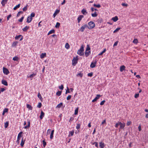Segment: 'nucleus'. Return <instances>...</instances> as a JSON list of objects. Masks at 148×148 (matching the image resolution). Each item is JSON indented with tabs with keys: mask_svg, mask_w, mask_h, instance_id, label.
I'll return each instance as SVG.
<instances>
[{
	"mask_svg": "<svg viewBox=\"0 0 148 148\" xmlns=\"http://www.w3.org/2000/svg\"><path fill=\"white\" fill-rule=\"evenodd\" d=\"M82 13L84 15H86L88 14L86 10L85 9H83L81 11Z\"/></svg>",
	"mask_w": 148,
	"mask_h": 148,
	"instance_id": "obj_18",
	"label": "nucleus"
},
{
	"mask_svg": "<svg viewBox=\"0 0 148 148\" xmlns=\"http://www.w3.org/2000/svg\"><path fill=\"white\" fill-rule=\"evenodd\" d=\"M43 146L45 147L47 145L45 141V140H44L42 141Z\"/></svg>",
	"mask_w": 148,
	"mask_h": 148,
	"instance_id": "obj_50",
	"label": "nucleus"
},
{
	"mask_svg": "<svg viewBox=\"0 0 148 148\" xmlns=\"http://www.w3.org/2000/svg\"><path fill=\"white\" fill-rule=\"evenodd\" d=\"M29 28V26H26L25 27L22 29V30L23 32H26Z\"/></svg>",
	"mask_w": 148,
	"mask_h": 148,
	"instance_id": "obj_17",
	"label": "nucleus"
},
{
	"mask_svg": "<svg viewBox=\"0 0 148 148\" xmlns=\"http://www.w3.org/2000/svg\"><path fill=\"white\" fill-rule=\"evenodd\" d=\"M8 110L7 108H5L3 110V113H2V115H4L5 112H8Z\"/></svg>",
	"mask_w": 148,
	"mask_h": 148,
	"instance_id": "obj_27",
	"label": "nucleus"
},
{
	"mask_svg": "<svg viewBox=\"0 0 148 148\" xmlns=\"http://www.w3.org/2000/svg\"><path fill=\"white\" fill-rule=\"evenodd\" d=\"M30 121L29 120H27V125L25 126L24 127V129H27L29 128L30 127Z\"/></svg>",
	"mask_w": 148,
	"mask_h": 148,
	"instance_id": "obj_7",
	"label": "nucleus"
},
{
	"mask_svg": "<svg viewBox=\"0 0 148 148\" xmlns=\"http://www.w3.org/2000/svg\"><path fill=\"white\" fill-rule=\"evenodd\" d=\"M74 119V118L73 117H71L70 118V119L69 120V122H71V121H72Z\"/></svg>",
	"mask_w": 148,
	"mask_h": 148,
	"instance_id": "obj_63",
	"label": "nucleus"
},
{
	"mask_svg": "<svg viewBox=\"0 0 148 148\" xmlns=\"http://www.w3.org/2000/svg\"><path fill=\"white\" fill-rule=\"evenodd\" d=\"M21 37H22L20 39V41H21L23 40V37L21 35L18 36H16L15 37V39L16 40L18 39Z\"/></svg>",
	"mask_w": 148,
	"mask_h": 148,
	"instance_id": "obj_15",
	"label": "nucleus"
},
{
	"mask_svg": "<svg viewBox=\"0 0 148 148\" xmlns=\"http://www.w3.org/2000/svg\"><path fill=\"white\" fill-rule=\"evenodd\" d=\"M55 30L54 29H52L50 31L48 34V35H49V34H52L53 33H55Z\"/></svg>",
	"mask_w": 148,
	"mask_h": 148,
	"instance_id": "obj_30",
	"label": "nucleus"
},
{
	"mask_svg": "<svg viewBox=\"0 0 148 148\" xmlns=\"http://www.w3.org/2000/svg\"><path fill=\"white\" fill-rule=\"evenodd\" d=\"M138 40L137 39H134L133 41V42L136 44H137L138 43Z\"/></svg>",
	"mask_w": 148,
	"mask_h": 148,
	"instance_id": "obj_31",
	"label": "nucleus"
},
{
	"mask_svg": "<svg viewBox=\"0 0 148 148\" xmlns=\"http://www.w3.org/2000/svg\"><path fill=\"white\" fill-rule=\"evenodd\" d=\"M119 125H120V129H123L125 126V124L124 123H123L121 122H119Z\"/></svg>",
	"mask_w": 148,
	"mask_h": 148,
	"instance_id": "obj_9",
	"label": "nucleus"
},
{
	"mask_svg": "<svg viewBox=\"0 0 148 148\" xmlns=\"http://www.w3.org/2000/svg\"><path fill=\"white\" fill-rule=\"evenodd\" d=\"M92 16L93 17H96L98 15V14L96 12H95L94 13L91 14Z\"/></svg>",
	"mask_w": 148,
	"mask_h": 148,
	"instance_id": "obj_26",
	"label": "nucleus"
},
{
	"mask_svg": "<svg viewBox=\"0 0 148 148\" xmlns=\"http://www.w3.org/2000/svg\"><path fill=\"white\" fill-rule=\"evenodd\" d=\"M63 103H60L58 105L56 108H60L62 106Z\"/></svg>",
	"mask_w": 148,
	"mask_h": 148,
	"instance_id": "obj_35",
	"label": "nucleus"
},
{
	"mask_svg": "<svg viewBox=\"0 0 148 148\" xmlns=\"http://www.w3.org/2000/svg\"><path fill=\"white\" fill-rule=\"evenodd\" d=\"M8 0H2L1 2V4H2L3 6H4L5 4L6 3Z\"/></svg>",
	"mask_w": 148,
	"mask_h": 148,
	"instance_id": "obj_22",
	"label": "nucleus"
},
{
	"mask_svg": "<svg viewBox=\"0 0 148 148\" xmlns=\"http://www.w3.org/2000/svg\"><path fill=\"white\" fill-rule=\"evenodd\" d=\"M22 133H23V132H21L18 134L17 138V141H19L20 140L21 137V134Z\"/></svg>",
	"mask_w": 148,
	"mask_h": 148,
	"instance_id": "obj_10",
	"label": "nucleus"
},
{
	"mask_svg": "<svg viewBox=\"0 0 148 148\" xmlns=\"http://www.w3.org/2000/svg\"><path fill=\"white\" fill-rule=\"evenodd\" d=\"M112 20L113 21H114L116 22L118 20V18L117 16H115L114 17L112 18Z\"/></svg>",
	"mask_w": 148,
	"mask_h": 148,
	"instance_id": "obj_25",
	"label": "nucleus"
},
{
	"mask_svg": "<svg viewBox=\"0 0 148 148\" xmlns=\"http://www.w3.org/2000/svg\"><path fill=\"white\" fill-rule=\"evenodd\" d=\"M42 106V104L41 103H39L38 105L37 106L38 108H40Z\"/></svg>",
	"mask_w": 148,
	"mask_h": 148,
	"instance_id": "obj_52",
	"label": "nucleus"
},
{
	"mask_svg": "<svg viewBox=\"0 0 148 148\" xmlns=\"http://www.w3.org/2000/svg\"><path fill=\"white\" fill-rule=\"evenodd\" d=\"M97 62H92L90 64V67L91 68H94L96 66Z\"/></svg>",
	"mask_w": 148,
	"mask_h": 148,
	"instance_id": "obj_14",
	"label": "nucleus"
},
{
	"mask_svg": "<svg viewBox=\"0 0 148 148\" xmlns=\"http://www.w3.org/2000/svg\"><path fill=\"white\" fill-rule=\"evenodd\" d=\"M3 72L4 74L6 75H8L10 73L8 70L6 68H5L4 67L3 68Z\"/></svg>",
	"mask_w": 148,
	"mask_h": 148,
	"instance_id": "obj_4",
	"label": "nucleus"
},
{
	"mask_svg": "<svg viewBox=\"0 0 148 148\" xmlns=\"http://www.w3.org/2000/svg\"><path fill=\"white\" fill-rule=\"evenodd\" d=\"M74 133V131L73 130L69 132V134L71 135V136H72L73 135Z\"/></svg>",
	"mask_w": 148,
	"mask_h": 148,
	"instance_id": "obj_57",
	"label": "nucleus"
},
{
	"mask_svg": "<svg viewBox=\"0 0 148 148\" xmlns=\"http://www.w3.org/2000/svg\"><path fill=\"white\" fill-rule=\"evenodd\" d=\"M119 122L118 123H116L115 125V126L117 128L119 126Z\"/></svg>",
	"mask_w": 148,
	"mask_h": 148,
	"instance_id": "obj_62",
	"label": "nucleus"
},
{
	"mask_svg": "<svg viewBox=\"0 0 148 148\" xmlns=\"http://www.w3.org/2000/svg\"><path fill=\"white\" fill-rule=\"evenodd\" d=\"M95 27V24L93 21H91L88 23L87 27L89 29H92L94 28Z\"/></svg>",
	"mask_w": 148,
	"mask_h": 148,
	"instance_id": "obj_1",
	"label": "nucleus"
},
{
	"mask_svg": "<svg viewBox=\"0 0 148 148\" xmlns=\"http://www.w3.org/2000/svg\"><path fill=\"white\" fill-rule=\"evenodd\" d=\"M9 125V121H7L4 124V127L5 128H7Z\"/></svg>",
	"mask_w": 148,
	"mask_h": 148,
	"instance_id": "obj_33",
	"label": "nucleus"
},
{
	"mask_svg": "<svg viewBox=\"0 0 148 148\" xmlns=\"http://www.w3.org/2000/svg\"><path fill=\"white\" fill-rule=\"evenodd\" d=\"M105 101H106L105 100H104L102 101L100 103V105L101 106H102V105H103L104 104V103H105Z\"/></svg>",
	"mask_w": 148,
	"mask_h": 148,
	"instance_id": "obj_56",
	"label": "nucleus"
},
{
	"mask_svg": "<svg viewBox=\"0 0 148 148\" xmlns=\"http://www.w3.org/2000/svg\"><path fill=\"white\" fill-rule=\"evenodd\" d=\"M78 60V59L77 56L73 57L72 60V65L73 66H75L77 63Z\"/></svg>",
	"mask_w": 148,
	"mask_h": 148,
	"instance_id": "obj_2",
	"label": "nucleus"
},
{
	"mask_svg": "<svg viewBox=\"0 0 148 148\" xmlns=\"http://www.w3.org/2000/svg\"><path fill=\"white\" fill-rule=\"evenodd\" d=\"M24 18V17L23 16L21 18H20L19 19L18 21L20 22H22Z\"/></svg>",
	"mask_w": 148,
	"mask_h": 148,
	"instance_id": "obj_59",
	"label": "nucleus"
},
{
	"mask_svg": "<svg viewBox=\"0 0 148 148\" xmlns=\"http://www.w3.org/2000/svg\"><path fill=\"white\" fill-rule=\"evenodd\" d=\"M38 97L40 99V100H41L42 99V97L41 95H40V92H39L38 93Z\"/></svg>",
	"mask_w": 148,
	"mask_h": 148,
	"instance_id": "obj_41",
	"label": "nucleus"
},
{
	"mask_svg": "<svg viewBox=\"0 0 148 148\" xmlns=\"http://www.w3.org/2000/svg\"><path fill=\"white\" fill-rule=\"evenodd\" d=\"M23 12H22V11H19V12H18V14L17 15V17H18L21 14H22L23 13Z\"/></svg>",
	"mask_w": 148,
	"mask_h": 148,
	"instance_id": "obj_47",
	"label": "nucleus"
},
{
	"mask_svg": "<svg viewBox=\"0 0 148 148\" xmlns=\"http://www.w3.org/2000/svg\"><path fill=\"white\" fill-rule=\"evenodd\" d=\"M106 49H105L103 50L101 52H100L99 54L98 55L99 56H101L104 53L106 52Z\"/></svg>",
	"mask_w": 148,
	"mask_h": 148,
	"instance_id": "obj_37",
	"label": "nucleus"
},
{
	"mask_svg": "<svg viewBox=\"0 0 148 148\" xmlns=\"http://www.w3.org/2000/svg\"><path fill=\"white\" fill-rule=\"evenodd\" d=\"M93 6L94 7H96L98 8H100L101 7V5L99 4L97 5L95 4H94L93 5Z\"/></svg>",
	"mask_w": 148,
	"mask_h": 148,
	"instance_id": "obj_45",
	"label": "nucleus"
},
{
	"mask_svg": "<svg viewBox=\"0 0 148 148\" xmlns=\"http://www.w3.org/2000/svg\"><path fill=\"white\" fill-rule=\"evenodd\" d=\"M18 42L17 41H15L14 42L12 45V47H16L18 43Z\"/></svg>",
	"mask_w": 148,
	"mask_h": 148,
	"instance_id": "obj_19",
	"label": "nucleus"
},
{
	"mask_svg": "<svg viewBox=\"0 0 148 148\" xmlns=\"http://www.w3.org/2000/svg\"><path fill=\"white\" fill-rule=\"evenodd\" d=\"M139 96V93H136L134 97L136 98H137Z\"/></svg>",
	"mask_w": 148,
	"mask_h": 148,
	"instance_id": "obj_54",
	"label": "nucleus"
},
{
	"mask_svg": "<svg viewBox=\"0 0 148 148\" xmlns=\"http://www.w3.org/2000/svg\"><path fill=\"white\" fill-rule=\"evenodd\" d=\"M97 99V97H95V98L92 101V102H94L96 101Z\"/></svg>",
	"mask_w": 148,
	"mask_h": 148,
	"instance_id": "obj_64",
	"label": "nucleus"
},
{
	"mask_svg": "<svg viewBox=\"0 0 148 148\" xmlns=\"http://www.w3.org/2000/svg\"><path fill=\"white\" fill-rule=\"evenodd\" d=\"M78 109H79V108L78 107H77L75 110V113H74L75 114L77 115L78 114Z\"/></svg>",
	"mask_w": 148,
	"mask_h": 148,
	"instance_id": "obj_42",
	"label": "nucleus"
},
{
	"mask_svg": "<svg viewBox=\"0 0 148 148\" xmlns=\"http://www.w3.org/2000/svg\"><path fill=\"white\" fill-rule=\"evenodd\" d=\"M20 4H19L18 5H16L13 8V9L14 10H16L18 8L20 7Z\"/></svg>",
	"mask_w": 148,
	"mask_h": 148,
	"instance_id": "obj_32",
	"label": "nucleus"
},
{
	"mask_svg": "<svg viewBox=\"0 0 148 148\" xmlns=\"http://www.w3.org/2000/svg\"><path fill=\"white\" fill-rule=\"evenodd\" d=\"M26 106L27 108H28L29 110H32V107L29 104H27Z\"/></svg>",
	"mask_w": 148,
	"mask_h": 148,
	"instance_id": "obj_29",
	"label": "nucleus"
},
{
	"mask_svg": "<svg viewBox=\"0 0 148 148\" xmlns=\"http://www.w3.org/2000/svg\"><path fill=\"white\" fill-rule=\"evenodd\" d=\"M121 5L123 6H125L126 7H127L128 6V4L127 3H122Z\"/></svg>",
	"mask_w": 148,
	"mask_h": 148,
	"instance_id": "obj_58",
	"label": "nucleus"
},
{
	"mask_svg": "<svg viewBox=\"0 0 148 148\" xmlns=\"http://www.w3.org/2000/svg\"><path fill=\"white\" fill-rule=\"evenodd\" d=\"M35 16V14L34 12H32L30 14V17H31L32 18V17H34Z\"/></svg>",
	"mask_w": 148,
	"mask_h": 148,
	"instance_id": "obj_51",
	"label": "nucleus"
},
{
	"mask_svg": "<svg viewBox=\"0 0 148 148\" xmlns=\"http://www.w3.org/2000/svg\"><path fill=\"white\" fill-rule=\"evenodd\" d=\"M90 51H86L85 53V56L86 57H87L88 56L90 55Z\"/></svg>",
	"mask_w": 148,
	"mask_h": 148,
	"instance_id": "obj_24",
	"label": "nucleus"
},
{
	"mask_svg": "<svg viewBox=\"0 0 148 148\" xmlns=\"http://www.w3.org/2000/svg\"><path fill=\"white\" fill-rule=\"evenodd\" d=\"M60 12V10L57 9L55 11L54 13L53 14V16L54 18L55 17L56 15L59 13Z\"/></svg>",
	"mask_w": 148,
	"mask_h": 148,
	"instance_id": "obj_6",
	"label": "nucleus"
},
{
	"mask_svg": "<svg viewBox=\"0 0 148 148\" xmlns=\"http://www.w3.org/2000/svg\"><path fill=\"white\" fill-rule=\"evenodd\" d=\"M77 76H79L80 77H82L83 76V73H78L77 74Z\"/></svg>",
	"mask_w": 148,
	"mask_h": 148,
	"instance_id": "obj_48",
	"label": "nucleus"
},
{
	"mask_svg": "<svg viewBox=\"0 0 148 148\" xmlns=\"http://www.w3.org/2000/svg\"><path fill=\"white\" fill-rule=\"evenodd\" d=\"M59 88L61 90H63L64 89V86L63 85H61L60 86H59Z\"/></svg>",
	"mask_w": 148,
	"mask_h": 148,
	"instance_id": "obj_53",
	"label": "nucleus"
},
{
	"mask_svg": "<svg viewBox=\"0 0 148 148\" xmlns=\"http://www.w3.org/2000/svg\"><path fill=\"white\" fill-rule=\"evenodd\" d=\"M62 92V91H58L56 93V95L58 96H60L61 95Z\"/></svg>",
	"mask_w": 148,
	"mask_h": 148,
	"instance_id": "obj_39",
	"label": "nucleus"
},
{
	"mask_svg": "<svg viewBox=\"0 0 148 148\" xmlns=\"http://www.w3.org/2000/svg\"><path fill=\"white\" fill-rule=\"evenodd\" d=\"M84 47L83 46H82L80 49L77 51V53L80 56H83L84 54Z\"/></svg>",
	"mask_w": 148,
	"mask_h": 148,
	"instance_id": "obj_3",
	"label": "nucleus"
},
{
	"mask_svg": "<svg viewBox=\"0 0 148 148\" xmlns=\"http://www.w3.org/2000/svg\"><path fill=\"white\" fill-rule=\"evenodd\" d=\"M83 17L84 16L82 15H80L79 16L77 19L78 23H79L80 22L82 19L83 18Z\"/></svg>",
	"mask_w": 148,
	"mask_h": 148,
	"instance_id": "obj_8",
	"label": "nucleus"
},
{
	"mask_svg": "<svg viewBox=\"0 0 148 148\" xmlns=\"http://www.w3.org/2000/svg\"><path fill=\"white\" fill-rule=\"evenodd\" d=\"M45 116V113L43 112L42 110L41 112L40 115V119H43V118Z\"/></svg>",
	"mask_w": 148,
	"mask_h": 148,
	"instance_id": "obj_11",
	"label": "nucleus"
},
{
	"mask_svg": "<svg viewBox=\"0 0 148 148\" xmlns=\"http://www.w3.org/2000/svg\"><path fill=\"white\" fill-rule=\"evenodd\" d=\"M32 20V18L30 16H29L27 18V22L28 23H30Z\"/></svg>",
	"mask_w": 148,
	"mask_h": 148,
	"instance_id": "obj_13",
	"label": "nucleus"
},
{
	"mask_svg": "<svg viewBox=\"0 0 148 148\" xmlns=\"http://www.w3.org/2000/svg\"><path fill=\"white\" fill-rule=\"evenodd\" d=\"M18 57L16 56L13 58L12 60L15 61H17L18 60Z\"/></svg>",
	"mask_w": 148,
	"mask_h": 148,
	"instance_id": "obj_40",
	"label": "nucleus"
},
{
	"mask_svg": "<svg viewBox=\"0 0 148 148\" xmlns=\"http://www.w3.org/2000/svg\"><path fill=\"white\" fill-rule=\"evenodd\" d=\"M36 73H33V74H31L30 75H29L28 76V77H30V78H32L36 76Z\"/></svg>",
	"mask_w": 148,
	"mask_h": 148,
	"instance_id": "obj_38",
	"label": "nucleus"
},
{
	"mask_svg": "<svg viewBox=\"0 0 148 148\" xmlns=\"http://www.w3.org/2000/svg\"><path fill=\"white\" fill-rule=\"evenodd\" d=\"M99 146L101 148H103L105 147L104 143L102 142L99 143Z\"/></svg>",
	"mask_w": 148,
	"mask_h": 148,
	"instance_id": "obj_21",
	"label": "nucleus"
},
{
	"mask_svg": "<svg viewBox=\"0 0 148 148\" xmlns=\"http://www.w3.org/2000/svg\"><path fill=\"white\" fill-rule=\"evenodd\" d=\"M82 122H81L79 123H77L76 124V128L78 130L80 128V126L81 125Z\"/></svg>",
	"mask_w": 148,
	"mask_h": 148,
	"instance_id": "obj_20",
	"label": "nucleus"
},
{
	"mask_svg": "<svg viewBox=\"0 0 148 148\" xmlns=\"http://www.w3.org/2000/svg\"><path fill=\"white\" fill-rule=\"evenodd\" d=\"M120 28L118 27L116 29H115L113 32V33H116V32H118L120 29Z\"/></svg>",
	"mask_w": 148,
	"mask_h": 148,
	"instance_id": "obj_44",
	"label": "nucleus"
},
{
	"mask_svg": "<svg viewBox=\"0 0 148 148\" xmlns=\"http://www.w3.org/2000/svg\"><path fill=\"white\" fill-rule=\"evenodd\" d=\"M126 67L124 65H122L121 66L120 68V71L121 72L123 71L124 70H125Z\"/></svg>",
	"mask_w": 148,
	"mask_h": 148,
	"instance_id": "obj_12",
	"label": "nucleus"
},
{
	"mask_svg": "<svg viewBox=\"0 0 148 148\" xmlns=\"http://www.w3.org/2000/svg\"><path fill=\"white\" fill-rule=\"evenodd\" d=\"M132 123V122L130 121H129L127 122V125L129 126Z\"/></svg>",
	"mask_w": 148,
	"mask_h": 148,
	"instance_id": "obj_61",
	"label": "nucleus"
},
{
	"mask_svg": "<svg viewBox=\"0 0 148 148\" xmlns=\"http://www.w3.org/2000/svg\"><path fill=\"white\" fill-rule=\"evenodd\" d=\"M70 92V91L68 87H67V89L66 90L65 94H67L68 93H69Z\"/></svg>",
	"mask_w": 148,
	"mask_h": 148,
	"instance_id": "obj_49",
	"label": "nucleus"
},
{
	"mask_svg": "<svg viewBox=\"0 0 148 148\" xmlns=\"http://www.w3.org/2000/svg\"><path fill=\"white\" fill-rule=\"evenodd\" d=\"M93 73L92 72H91L90 73H88V77H91L92 76Z\"/></svg>",
	"mask_w": 148,
	"mask_h": 148,
	"instance_id": "obj_55",
	"label": "nucleus"
},
{
	"mask_svg": "<svg viewBox=\"0 0 148 148\" xmlns=\"http://www.w3.org/2000/svg\"><path fill=\"white\" fill-rule=\"evenodd\" d=\"M54 132V130H53L51 131V134L50 135V138L51 139H52L53 138V135Z\"/></svg>",
	"mask_w": 148,
	"mask_h": 148,
	"instance_id": "obj_23",
	"label": "nucleus"
},
{
	"mask_svg": "<svg viewBox=\"0 0 148 148\" xmlns=\"http://www.w3.org/2000/svg\"><path fill=\"white\" fill-rule=\"evenodd\" d=\"M28 5L27 4L23 8V10L24 12L26 11L27 9V7Z\"/></svg>",
	"mask_w": 148,
	"mask_h": 148,
	"instance_id": "obj_34",
	"label": "nucleus"
},
{
	"mask_svg": "<svg viewBox=\"0 0 148 148\" xmlns=\"http://www.w3.org/2000/svg\"><path fill=\"white\" fill-rule=\"evenodd\" d=\"M60 24L58 22H57L55 26V27L56 28H58L60 26Z\"/></svg>",
	"mask_w": 148,
	"mask_h": 148,
	"instance_id": "obj_46",
	"label": "nucleus"
},
{
	"mask_svg": "<svg viewBox=\"0 0 148 148\" xmlns=\"http://www.w3.org/2000/svg\"><path fill=\"white\" fill-rule=\"evenodd\" d=\"M24 142L23 141V138L22 139L21 141V142L20 145L21 146L23 147L24 145Z\"/></svg>",
	"mask_w": 148,
	"mask_h": 148,
	"instance_id": "obj_43",
	"label": "nucleus"
},
{
	"mask_svg": "<svg viewBox=\"0 0 148 148\" xmlns=\"http://www.w3.org/2000/svg\"><path fill=\"white\" fill-rule=\"evenodd\" d=\"M1 83L2 84L6 86H8V85L7 82L4 79H3L2 80Z\"/></svg>",
	"mask_w": 148,
	"mask_h": 148,
	"instance_id": "obj_16",
	"label": "nucleus"
},
{
	"mask_svg": "<svg viewBox=\"0 0 148 148\" xmlns=\"http://www.w3.org/2000/svg\"><path fill=\"white\" fill-rule=\"evenodd\" d=\"M70 46L69 44L68 43H66L65 44V47L67 49H68L70 48Z\"/></svg>",
	"mask_w": 148,
	"mask_h": 148,
	"instance_id": "obj_36",
	"label": "nucleus"
},
{
	"mask_svg": "<svg viewBox=\"0 0 148 148\" xmlns=\"http://www.w3.org/2000/svg\"><path fill=\"white\" fill-rule=\"evenodd\" d=\"M46 53H42L40 56V58H41L42 59L44 58L46 56Z\"/></svg>",
	"mask_w": 148,
	"mask_h": 148,
	"instance_id": "obj_28",
	"label": "nucleus"
},
{
	"mask_svg": "<svg viewBox=\"0 0 148 148\" xmlns=\"http://www.w3.org/2000/svg\"><path fill=\"white\" fill-rule=\"evenodd\" d=\"M86 27H87V24H85L82 26L81 28L80 29V30L81 32H83L84 31V29H85V28Z\"/></svg>",
	"mask_w": 148,
	"mask_h": 148,
	"instance_id": "obj_5",
	"label": "nucleus"
},
{
	"mask_svg": "<svg viewBox=\"0 0 148 148\" xmlns=\"http://www.w3.org/2000/svg\"><path fill=\"white\" fill-rule=\"evenodd\" d=\"M71 97V95H69L66 98V99L67 100H70Z\"/></svg>",
	"mask_w": 148,
	"mask_h": 148,
	"instance_id": "obj_60",
	"label": "nucleus"
}]
</instances>
